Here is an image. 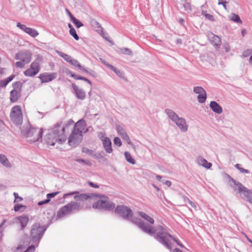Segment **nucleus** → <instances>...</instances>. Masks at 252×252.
<instances>
[{
  "label": "nucleus",
  "instance_id": "obj_61",
  "mask_svg": "<svg viewBox=\"0 0 252 252\" xmlns=\"http://www.w3.org/2000/svg\"><path fill=\"white\" fill-rule=\"evenodd\" d=\"M88 184L91 187H93V188H94L97 189V188H99V186L98 185L95 184H94V183H93L92 182H89Z\"/></svg>",
  "mask_w": 252,
  "mask_h": 252
},
{
  "label": "nucleus",
  "instance_id": "obj_15",
  "mask_svg": "<svg viewBox=\"0 0 252 252\" xmlns=\"http://www.w3.org/2000/svg\"><path fill=\"white\" fill-rule=\"evenodd\" d=\"M57 77V73L56 72L52 73H43L39 76V78L41 80L42 83H47L52 81L56 79Z\"/></svg>",
  "mask_w": 252,
  "mask_h": 252
},
{
  "label": "nucleus",
  "instance_id": "obj_54",
  "mask_svg": "<svg viewBox=\"0 0 252 252\" xmlns=\"http://www.w3.org/2000/svg\"><path fill=\"white\" fill-rule=\"evenodd\" d=\"M34 245H31L30 246H29L27 249V250L24 252H33L34 250Z\"/></svg>",
  "mask_w": 252,
  "mask_h": 252
},
{
  "label": "nucleus",
  "instance_id": "obj_19",
  "mask_svg": "<svg viewBox=\"0 0 252 252\" xmlns=\"http://www.w3.org/2000/svg\"><path fill=\"white\" fill-rule=\"evenodd\" d=\"M196 162L199 165L202 166L207 169L210 168L212 165L211 163L208 162L206 159L201 156H198L196 158Z\"/></svg>",
  "mask_w": 252,
  "mask_h": 252
},
{
  "label": "nucleus",
  "instance_id": "obj_27",
  "mask_svg": "<svg viewBox=\"0 0 252 252\" xmlns=\"http://www.w3.org/2000/svg\"><path fill=\"white\" fill-rule=\"evenodd\" d=\"M138 214L140 216H141L142 218H143L144 219L146 220L147 221L149 222L151 224L154 223V222H155L154 220L152 217H151L150 216H149V215L146 214V213L141 212V211H139L138 212Z\"/></svg>",
  "mask_w": 252,
  "mask_h": 252
},
{
  "label": "nucleus",
  "instance_id": "obj_40",
  "mask_svg": "<svg viewBox=\"0 0 252 252\" xmlns=\"http://www.w3.org/2000/svg\"><path fill=\"white\" fill-rule=\"evenodd\" d=\"M122 138L125 141H126L128 144L132 145V143L131 142V140L129 138V136L126 133H122V135H121Z\"/></svg>",
  "mask_w": 252,
  "mask_h": 252
},
{
  "label": "nucleus",
  "instance_id": "obj_53",
  "mask_svg": "<svg viewBox=\"0 0 252 252\" xmlns=\"http://www.w3.org/2000/svg\"><path fill=\"white\" fill-rule=\"evenodd\" d=\"M59 193V191L57 192H54L50 193H48L47 194V198H51L55 197L56 195H57Z\"/></svg>",
  "mask_w": 252,
  "mask_h": 252
},
{
  "label": "nucleus",
  "instance_id": "obj_12",
  "mask_svg": "<svg viewBox=\"0 0 252 252\" xmlns=\"http://www.w3.org/2000/svg\"><path fill=\"white\" fill-rule=\"evenodd\" d=\"M40 60L37 58L35 59L30 65V67L26 69L24 74L27 77H33L36 75L40 71Z\"/></svg>",
  "mask_w": 252,
  "mask_h": 252
},
{
  "label": "nucleus",
  "instance_id": "obj_30",
  "mask_svg": "<svg viewBox=\"0 0 252 252\" xmlns=\"http://www.w3.org/2000/svg\"><path fill=\"white\" fill-rule=\"evenodd\" d=\"M124 155L126 158V159L128 162L132 164H135V160L131 157L130 154L129 152H125Z\"/></svg>",
  "mask_w": 252,
  "mask_h": 252
},
{
  "label": "nucleus",
  "instance_id": "obj_4",
  "mask_svg": "<svg viewBox=\"0 0 252 252\" xmlns=\"http://www.w3.org/2000/svg\"><path fill=\"white\" fill-rule=\"evenodd\" d=\"M82 209L83 207L81 205L80 202L71 201L59 209L57 212V216L58 218H62Z\"/></svg>",
  "mask_w": 252,
  "mask_h": 252
},
{
  "label": "nucleus",
  "instance_id": "obj_32",
  "mask_svg": "<svg viewBox=\"0 0 252 252\" xmlns=\"http://www.w3.org/2000/svg\"><path fill=\"white\" fill-rule=\"evenodd\" d=\"M113 71L121 79L125 81H127L126 78L125 77V73L121 70L118 69L116 67L115 68Z\"/></svg>",
  "mask_w": 252,
  "mask_h": 252
},
{
  "label": "nucleus",
  "instance_id": "obj_18",
  "mask_svg": "<svg viewBox=\"0 0 252 252\" xmlns=\"http://www.w3.org/2000/svg\"><path fill=\"white\" fill-rule=\"evenodd\" d=\"M174 123L182 131L186 132L188 130V126L184 118L179 117Z\"/></svg>",
  "mask_w": 252,
  "mask_h": 252
},
{
  "label": "nucleus",
  "instance_id": "obj_60",
  "mask_svg": "<svg viewBox=\"0 0 252 252\" xmlns=\"http://www.w3.org/2000/svg\"><path fill=\"white\" fill-rule=\"evenodd\" d=\"M65 12L66 14L68 15L69 18H70V20H71L73 18H74L75 17L71 13V12L69 11V10L66 8L65 9Z\"/></svg>",
  "mask_w": 252,
  "mask_h": 252
},
{
  "label": "nucleus",
  "instance_id": "obj_25",
  "mask_svg": "<svg viewBox=\"0 0 252 252\" xmlns=\"http://www.w3.org/2000/svg\"><path fill=\"white\" fill-rule=\"evenodd\" d=\"M0 162L2 165L6 167L10 168L11 167V163L4 155L0 154Z\"/></svg>",
  "mask_w": 252,
  "mask_h": 252
},
{
  "label": "nucleus",
  "instance_id": "obj_28",
  "mask_svg": "<svg viewBox=\"0 0 252 252\" xmlns=\"http://www.w3.org/2000/svg\"><path fill=\"white\" fill-rule=\"evenodd\" d=\"M56 53L59 56L63 58L66 62L68 63H70V61H71L72 59L70 56L66 54L63 52H62L61 51L57 50Z\"/></svg>",
  "mask_w": 252,
  "mask_h": 252
},
{
  "label": "nucleus",
  "instance_id": "obj_20",
  "mask_svg": "<svg viewBox=\"0 0 252 252\" xmlns=\"http://www.w3.org/2000/svg\"><path fill=\"white\" fill-rule=\"evenodd\" d=\"M102 144L103 148L107 153H111L113 152L112 148V142L111 140L108 138H106L103 140Z\"/></svg>",
  "mask_w": 252,
  "mask_h": 252
},
{
  "label": "nucleus",
  "instance_id": "obj_11",
  "mask_svg": "<svg viewBox=\"0 0 252 252\" xmlns=\"http://www.w3.org/2000/svg\"><path fill=\"white\" fill-rule=\"evenodd\" d=\"M45 230L46 228L43 226H41L37 224L33 225L31 232L32 241L33 243L38 242Z\"/></svg>",
  "mask_w": 252,
  "mask_h": 252
},
{
  "label": "nucleus",
  "instance_id": "obj_7",
  "mask_svg": "<svg viewBox=\"0 0 252 252\" xmlns=\"http://www.w3.org/2000/svg\"><path fill=\"white\" fill-rule=\"evenodd\" d=\"M115 207V204L109 200L107 196H103L101 199L95 202L93 207L94 209H98L105 211H111Z\"/></svg>",
  "mask_w": 252,
  "mask_h": 252
},
{
  "label": "nucleus",
  "instance_id": "obj_62",
  "mask_svg": "<svg viewBox=\"0 0 252 252\" xmlns=\"http://www.w3.org/2000/svg\"><path fill=\"white\" fill-rule=\"evenodd\" d=\"M80 78H81L80 80H84V81L88 82L91 86L92 85V82L89 80H88L87 78L81 76V77Z\"/></svg>",
  "mask_w": 252,
  "mask_h": 252
},
{
  "label": "nucleus",
  "instance_id": "obj_51",
  "mask_svg": "<svg viewBox=\"0 0 252 252\" xmlns=\"http://www.w3.org/2000/svg\"><path fill=\"white\" fill-rule=\"evenodd\" d=\"M252 54V50H247L243 53L244 57H247Z\"/></svg>",
  "mask_w": 252,
  "mask_h": 252
},
{
  "label": "nucleus",
  "instance_id": "obj_48",
  "mask_svg": "<svg viewBox=\"0 0 252 252\" xmlns=\"http://www.w3.org/2000/svg\"><path fill=\"white\" fill-rule=\"evenodd\" d=\"M8 81L6 80V79L2 80L0 81V87L2 88L5 87L8 84Z\"/></svg>",
  "mask_w": 252,
  "mask_h": 252
},
{
  "label": "nucleus",
  "instance_id": "obj_36",
  "mask_svg": "<svg viewBox=\"0 0 252 252\" xmlns=\"http://www.w3.org/2000/svg\"><path fill=\"white\" fill-rule=\"evenodd\" d=\"M69 63L70 64H71L72 65H73L75 67H78V68L79 69L82 68V66L80 64V63L78 62V61L75 59H73V58L72 59L71 61H70V62Z\"/></svg>",
  "mask_w": 252,
  "mask_h": 252
},
{
  "label": "nucleus",
  "instance_id": "obj_43",
  "mask_svg": "<svg viewBox=\"0 0 252 252\" xmlns=\"http://www.w3.org/2000/svg\"><path fill=\"white\" fill-rule=\"evenodd\" d=\"M82 152L85 153L89 156H92L93 155L94 151L92 150H90L86 148H83L82 149Z\"/></svg>",
  "mask_w": 252,
  "mask_h": 252
},
{
  "label": "nucleus",
  "instance_id": "obj_49",
  "mask_svg": "<svg viewBox=\"0 0 252 252\" xmlns=\"http://www.w3.org/2000/svg\"><path fill=\"white\" fill-rule=\"evenodd\" d=\"M169 238H171L174 242H175L178 245H179L182 248H184V246L182 244H181L177 239H176L172 235L171 237H169Z\"/></svg>",
  "mask_w": 252,
  "mask_h": 252
},
{
  "label": "nucleus",
  "instance_id": "obj_5",
  "mask_svg": "<svg viewBox=\"0 0 252 252\" xmlns=\"http://www.w3.org/2000/svg\"><path fill=\"white\" fill-rule=\"evenodd\" d=\"M154 230H155V232L157 231V234L154 236L155 238L168 249L171 250V247L168 238L171 237V235L167 232L166 229L161 225H159L156 229L154 228Z\"/></svg>",
  "mask_w": 252,
  "mask_h": 252
},
{
  "label": "nucleus",
  "instance_id": "obj_39",
  "mask_svg": "<svg viewBox=\"0 0 252 252\" xmlns=\"http://www.w3.org/2000/svg\"><path fill=\"white\" fill-rule=\"evenodd\" d=\"M69 33L71 36H72L74 37V38L76 40H79V37L77 34L74 28H71V29L69 30Z\"/></svg>",
  "mask_w": 252,
  "mask_h": 252
},
{
  "label": "nucleus",
  "instance_id": "obj_57",
  "mask_svg": "<svg viewBox=\"0 0 252 252\" xmlns=\"http://www.w3.org/2000/svg\"><path fill=\"white\" fill-rule=\"evenodd\" d=\"M70 76L72 77V78H74L76 80H80L81 78H79L81 77V76H80L79 75H77V74H75L74 73H70Z\"/></svg>",
  "mask_w": 252,
  "mask_h": 252
},
{
  "label": "nucleus",
  "instance_id": "obj_63",
  "mask_svg": "<svg viewBox=\"0 0 252 252\" xmlns=\"http://www.w3.org/2000/svg\"><path fill=\"white\" fill-rule=\"evenodd\" d=\"M164 184L166 185L168 187H170L171 185V182L170 181L166 180V181H162Z\"/></svg>",
  "mask_w": 252,
  "mask_h": 252
},
{
  "label": "nucleus",
  "instance_id": "obj_14",
  "mask_svg": "<svg viewBox=\"0 0 252 252\" xmlns=\"http://www.w3.org/2000/svg\"><path fill=\"white\" fill-rule=\"evenodd\" d=\"M74 195V199L76 200H81L84 201L87 200L92 197H93V195H90V194L87 193H79V192L77 191L70 192L67 193H65L63 195V198H65L69 196H71Z\"/></svg>",
  "mask_w": 252,
  "mask_h": 252
},
{
  "label": "nucleus",
  "instance_id": "obj_41",
  "mask_svg": "<svg viewBox=\"0 0 252 252\" xmlns=\"http://www.w3.org/2000/svg\"><path fill=\"white\" fill-rule=\"evenodd\" d=\"M97 137L99 138V139H100L102 142L104 139H105L106 138H108L106 136V133L104 131H100L98 132L97 133Z\"/></svg>",
  "mask_w": 252,
  "mask_h": 252
},
{
  "label": "nucleus",
  "instance_id": "obj_59",
  "mask_svg": "<svg viewBox=\"0 0 252 252\" xmlns=\"http://www.w3.org/2000/svg\"><path fill=\"white\" fill-rule=\"evenodd\" d=\"M187 202L189 203V204L190 205V206L192 207V208H194V209H196V204H195V203L193 202L192 201H191V200H190L189 199L187 198Z\"/></svg>",
  "mask_w": 252,
  "mask_h": 252
},
{
  "label": "nucleus",
  "instance_id": "obj_47",
  "mask_svg": "<svg viewBox=\"0 0 252 252\" xmlns=\"http://www.w3.org/2000/svg\"><path fill=\"white\" fill-rule=\"evenodd\" d=\"M92 157L94 158L100 159L103 158V156L101 153H93Z\"/></svg>",
  "mask_w": 252,
  "mask_h": 252
},
{
  "label": "nucleus",
  "instance_id": "obj_22",
  "mask_svg": "<svg viewBox=\"0 0 252 252\" xmlns=\"http://www.w3.org/2000/svg\"><path fill=\"white\" fill-rule=\"evenodd\" d=\"M17 220L21 225L22 228L25 227L29 220V217L27 215H22L17 217Z\"/></svg>",
  "mask_w": 252,
  "mask_h": 252
},
{
  "label": "nucleus",
  "instance_id": "obj_38",
  "mask_svg": "<svg viewBox=\"0 0 252 252\" xmlns=\"http://www.w3.org/2000/svg\"><path fill=\"white\" fill-rule=\"evenodd\" d=\"M72 22L75 25L77 28H79L83 26V24L75 17L73 18L71 20Z\"/></svg>",
  "mask_w": 252,
  "mask_h": 252
},
{
  "label": "nucleus",
  "instance_id": "obj_26",
  "mask_svg": "<svg viewBox=\"0 0 252 252\" xmlns=\"http://www.w3.org/2000/svg\"><path fill=\"white\" fill-rule=\"evenodd\" d=\"M20 92V91L16 89H14L11 91L10 99L11 102H15L18 99Z\"/></svg>",
  "mask_w": 252,
  "mask_h": 252
},
{
  "label": "nucleus",
  "instance_id": "obj_33",
  "mask_svg": "<svg viewBox=\"0 0 252 252\" xmlns=\"http://www.w3.org/2000/svg\"><path fill=\"white\" fill-rule=\"evenodd\" d=\"M207 98V94L206 92L201 94H198L197 96V100L199 102L203 103L205 102Z\"/></svg>",
  "mask_w": 252,
  "mask_h": 252
},
{
  "label": "nucleus",
  "instance_id": "obj_13",
  "mask_svg": "<svg viewBox=\"0 0 252 252\" xmlns=\"http://www.w3.org/2000/svg\"><path fill=\"white\" fill-rule=\"evenodd\" d=\"M115 211L125 220H129L133 216L132 210L126 205H118L116 208Z\"/></svg>",
  "mask_w": 252,
  "mask_h": 252
},
{
  "label": "nucleus",
  "instance_id": "obj_34",
  "mask_svg": "<svg viewBox=\"0 0 252 252\" xmlns=\"http://www.w3.org/2000/svg\"><path fill=\"white\" fill-rule=\"evenodd\" d=\"M120 52L124 54L132 56V51L128 48H122L120 49Z\"/></svg>",
  "mask_w": 252,
  "mask_h": 252
},
{
  "label": "nucleus",
  "instance_id": "obj_6",
  "mask_svg": "<svg viewBox=\"0 0 252 252\" xmlns=\"http://www.w3.org/2000/svg\"><path fill=\"white\" fill-rule=\"evenodd\" d=\"M32 58V53L27 50L21 51L15 55V59L19 61L15 63L17 67L22 68L25 65L29 63Z\"/></svg>",
  "mask_w": 252,
  "mask_h": 252
},
{
  "label": "nucleus",
  "instance_id": "obj_16",
  "mask_svg": "<svg viewBox=\"0 0 252 252\" xmlns=\"http://www.w3.org/2000/svg\"><path fill=\"white\" fill-rule=\"evenodd\" d=\"M17 27L33 37H36L39 34L35 29L27 27L26 25H22L19 22L17 23Z\"/></svg>",
  "mask_w": 252,
  "mask_h": 252
},
{
  "label": "nucleus",
  "instance_id": "obj_31",
  "mask_svg": "<svg viewBox=\"0 0 252 252\" xmlns=\"http://www.w3.org/2000/svg\"><path fill=\"white\" fill-rule=\"evenodd\" d=\"M229 18L230 20L237 23H242V22L238 15L232 13L229 15Z\"/></svg>",
  "mask_w": 252,
  "mask_h": 252
},
{
  "label": "nucleus",
  "instance_id": "obj_56",
  "mask_svg": "<svg viewBox=\"0 0 252 252\" xmlns=\"http://www.w3.org/2000/svg\"><path fill=\"white\" fill-rule=\"evenodd\" d=\"M88 74L94 77H97V74L96 73V72L92 69L89 70V72H88Z\"/></svg>",
  "mask_w": 252,
  "mask_h": 252
},
{
  "label": "nucleus",
  "instance_id": "obj_46",
  "mask_svg": "<svg viewBox=\"0 0 252 252\" xmlns=\"http://www.w3.org/2000/svg\"><path fill=\"white\" fill-rule=\"evenodd\" d=\"M13 195L15 197L14 202H20L23 200V198L19 196L18 193L14 192Z\"/></svg>",
  "mask_w": 252,
  "mask_h": 252
},
{
  "label": "nucleus",
  "instance_id": "obj_45",
  "mask_svg": "<svg viewBox=\"0 0 252 252\" xmlns=\"http://www.w3.org/2000/svg\"><path fill=\"white\" fill-rule=\"evenodd\" d=\"M202 14H203V15H204L205 16V17L207 19H208L211 21H214V17L213 15L209 14L206 13L203 11H202Z\"/></svg>",
  "mask_w": 252,
  "mask_h": 252
},
{
  "label": "nucleus",
  "instance_id": "obj_10",
  "mask_svg": "<svg viewBox=\"0 0 252 252\" xmlns=\"http://www.w3.org/2000/svg\"><path fill=\"white\" fill-rule=\"evenodd\" d=\"M10 119L16 125H19L23 122V115L20 106L16 105L13 107L10 112Z\"/></svg>",
  "mask_w": 252,
  "mask_h": 252
},
{
  "label": "nucleus",
  "instance_id": "obj_21",
  "mask_svg": "<svg viewBox=\"0 0 252 252\" xmlns=\"http://www.w3.org/2000/svg\"><path fill=\"white\" fill-rule=\"evenodd\" d=\"M211 109L216 113L221 114L222 109L221 106L215 101H212L210 104Z\"/></svg>",
  "mask_w": 252,
  "mask_h": 252
},
{
  "label": "nucleus",
  "instance_id": "obj_50",
  "mask_svg": "<svg viewBox=\"0 0 252 252\" xmlns=\"http://www.w3.org/2000/svg\"><path fill=\"white\" fill-rule=\"evenodd\" d=\"M50 198H47L46 199H45L44 200L38 202L37 204L38 206H42L44 204L49 203L50 202Z\"/></svg>",
  "mask_w": 252,
  "mask_h": 252
},
{
  "label": "nucleus",
  "instance_id": "obj_9",
  "mask_svg": "<svg viewBox=\"0 0 252 252\" xmlns=\"http://www.w3.org/2000/svg\"><path fill=\"white\" fill-rule=\"evenodd\" d=\"M132 223L136 224L143 232L146 233L150 235H152L155 233V230H154V227L150 224H147L144 221L137 218H130L129 220Z\"/></svg>",
  "mask_w": 252,
  "mask_h": 252
},
{
  "label": "nucleus",
  "instance_id": "obj_24",
  "mask_svg": "<svg viewBox=\"0 0 252 252\" xmlns=\"http://www.w3.org/2000/svg\"><path fill=\"white\" fill-rule=\"evenodd\" d=\"M210 40L211 43L214 46H218L220 45V39L217 35L211 34V36L210 37Z\"/></svg>",
  "mask_w": 252,
  "mask_h": 252
},
{
  "label": "nucleus",
  "instance_id": "obj_8",
  "mask_svg": "<svg viewBox=\"0 0 252 252\" xmlns=\"http://www.w3.org/2000/svg\"><path fill=\"white\" fill-rule=\"evenodd\" d=\"M42 133V128L38 129L31 126L26 132V137L27 141L30 143H34L36 141H41Z\"/></svg>",
  "mask_w": 252,
  "mask_h": 252
},
{
  "label": "nucleus",
  "instance_id": "obj_1",
  "mask_svg": "<svg viewBox=\"0 0 252 252\" xmlns=\"http://www.w3.org/2000/svg\"><path fill=\"white\" fill-rule=\"evenodd\" d=\"M73 124V121L71 120L68 121L65 126H62V123L56 124L51 132L45 137V142L52 146L55 145L56 143L62 144L65 141L66 134L69 133V127Z\"/></svg>",
  "mask_w": 252,
  "mask_h": 252
},
{
  "label": "nucleus",
  "instance_id": "obj_3",
  "mask_svg": "<svg viewBox=\"0 0 252 252\" xmlns=\"http://www.w3.org/2000/svg\"><path fill=\"white\" fill-rule=\"evenodd\" d=\"M84 126L85 122L83 120H80L75 124L71 134L68 138V143L70 146L76 147L80 143Z\"/></svg>",
  "mask_w": 252,
  "mask_h": 252
},
{
  "label": "nucleus",
  "instance_id": "obj_44",
  "mask_svg": "<svg viewBox=\"0 0 252 252\" xmlns=\"http://www.w3.org/2000/svg\"><path fill=\"white\" fill-rule=\"evenodd\" d=\"M113 141H114V143L115 145H117L119 147H120L122 146V142L119 137H115Z\"/></svg>",
  "mask_w": 252,
  "mask_h": 252
},
{
  "label": "nucleus",
  "instance_id": "obj_35",
  "mask_svg": "<svg viewBox=\"0 0 252 252\" xmlns=\"http://www.w3.org/2000/svg\"><path fill=\"white\" fill-rule=\"evenodd\" d=\"M234 167L238 169L241 173L247 174L250 173V171L248 169H245L241 167L240 164H236L234 165Z\"/></svg>",
  "mask_w": 252,
  "mask_h": 252
},
{
  "label": "nucleus",
  "instance_id": "obj_64",
  "mask_svg": "<svg viewBox=\"0 0 252 252\" xmlns=\"http://www.w3.org/2000/svg\"><path fill=\"white\" fill-rule=\"evenodd\" d=\"M184 6L186 9L191 10V6H190V4L189 2H186L184 4Z\"/></svg>",
  "mask_w": 252,
  "mask_h": 252
},
{
  "label": "nucleus",
  "instance_id": "obj_29",
  "mask_svg": "<svg viewBox=\"0 0 252 252\" xmlns=\"http://www.w3.org/2000/svg\"><path fill=\"white\" fill-rule=\"evenodd\" d=\"M91 24L92 27H93L94 28L98 29L97 31H100V32H102L103 29L101 27L100 23L96 20H95V19H92L91 21Z\"/></svg>",
  "mask_w": 252,
  "mask_h": 252
},
{
  "label": "nucleus",
  "instance_id": "obj_17",
  "mask_svg": "<svg viewBox=\"0 0 252 252\" xmlns=\"http://www.w3.org/2000/svg\"><path fill=\"white\" fill-rule=\"evenodd\" d=\"M72 87L73 90V93L78 99L84 100L86 98V92L83 89L79 88V87L74 84H72Z\"/></svg>",
  "mask_w": 252,
  "mask_h": 252
},
{
  "label": "nucleus",
  "instance_id": "obj_52",
  "mask_svg": "<svg viewBox=\"0 0 252 252\" xmlns=\"http://www.w3.org/2000/svg\"><path fill=\"white\" fill-rule=\"evenodd\" d=\"M14 87L17 89H18L19 91H20V89L22 87V83L20 82H15L13 84Z\"/></svg>",
  "mask_w": 252,
  "mask_h": 252
},
{
  "label": "nucleus",
  "instance_id": "obj_58",
  "mask_svg": "<svg viewBox=\"0 0 252 252\" xmlns=\"http://www.w3.org/2000/svg\"><path fill=\"white\" fill-rule=\"evenodd\" d=\"M222 0H219V2H218V4L219 5H220V4H222L223 6V7L224 8V9H226V3H227V1H222Z\"/></svg>",
  "mask_w": 252,
  "mask_h": 252
},
{
  "label": "nucleus",
  "instance_id": "obj_55",
  "mask_svg": "<svg viewBox=\"0 0 252 252\" xmlns=\"http://www.w3.org/2000/svg\"><path fill=\"white\" fill-rule=\"evenodd\" d=\"M117 131L118 133L120 134V135L121 136L122 135V133H126L124 129H123V128H122L121 126H118L117 128Z\"/></svg>",
  "mask_w": 252,
  "mask_h": 252
},
{
  "label": "nucleus",
  "instance_id": "obj_42",
  "mask_svg": "<svg viewBox=\"0 0 252 252\" xmlns=\"http://www.w3.org/2000/svg\"><path fill=\"white\" fill-rule=\"evenodd\" d=\"M26 208V206L20 204H16L14 206V210L15 212H18L21 211L22 209H25Z\"/></svg>",
  "mask_w": 252,
  "mask_h": 252
},
{
  "label": "nucleus",
  "instance_id": "obj_2",
  "mask_svg": "<svg viewBox=\"0 0 252 252\" xmlns=\"http://www.w3.org/2000/svg\"><path fill=\"white\" fill-rule=\"evenodd\" d=\"M224 174L229 181L234 184L233 186L230 185V186L235 191L237 190L238 193L240 194L241 198L243 200L249 202L252 205V191L243 186L241 183L235 181L229 175L226 173Z\"/></svg>",
  "mask_w": 252,
  "mask_h": 252
},
{
  "label": "nucleus",
  "instance_id": "obj_37",
  "mask_svg": "<svg viewBox=\"0 0 252 252\" xmlns=\"http://www.w3.org/2000/svg\"><path fill=\"white\" fill-rule=\"evenodd\" d=\"M205 92H206L205 90L201 87L197 86L193 88V92L198 94H201Z\"/></svg>",
  "mask_w": 252,
  "mask_h": 252
},
{
  "label": "nucleus",
  "instance_id": "obj_23",
  "mask_svg": "<svg viewBox=\"0 0 252 252\" xmlns=\"http://www.w3.org/2000/svg\"><path fill=\"white\" fill-rule=\"evenodd\" d=\"M165 112L168 115L169 118L174 122L179 118L178 115L172 110L166 109Z\"/></svg>",
  "mask_w": 252,
  "mask_h": 252
}]
</instances>
